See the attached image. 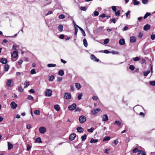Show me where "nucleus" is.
Masks as SVG:
<instances>
[{"mask_svg": "<svg viewBox=\"0 0 155 155\" xmlns=\"http://www.w3.org/2000/svg\"><path fill=\"white\" fill-rule=\"evenodd\" d=\"M35 114L36 115H39L40 114V111L39 110H35L34 111Z\"/></svg>", "mask_w": 155, "mask_h": 155, "instance_id": "32", "label": "nucleus"}, {"mask_svg": "<svg viewBox=\"0 0 155 155\" xmlns=\"http://www.w3.org/2000/svg\"><path fill=\"white\" fill-rule=\"evenodd\" d=\"M18 91L21 92H22L23 91V89L21 86H20L18 88Z\"/></svg>", "mask_w": 155, "mask_h": 155, "instance_id": "58", "label": "nucleus"}, {"mask_svg": "<svg viewBox=\"0 0 155 155\" xmlns=\"http://www.w3.org/2000/svg\"><path fill=\"white\" fill-rule=\"evenodd\" d=\"M76 137V135L75 134H71L69 137V139L70 140H73Z\"/></svg>", "mask_w": 155, "mask_h": 155, "instance_id": "10", "label": "nucleus"}, {"mask_svg": "<svg viewBox=\"0 0 155 155\" xmlns=\"http://www.w3.org/2000/svg\"><path fill=\"white\" fill-rule=\"evenodd\" d=\"M10 105L11 108L13 109H15L18 106L17 104H16L15 102L13 101L11 103Z\"/></svg>", "mask_w": 155, "mask_h": 155, "instance_id": "8", "label": "nucleus"}, {"mask_svg": "<svg viewBox=\"0 0 155 155\" xmlns=\"http://www.w3.org/2000/svg\"><path fill=\"white\" fill-rule=\"evenodd\" d=\"M129 68L131 71H133L134 69V67L133 65H130L129 66Z\"/></svg>", "mask_w": 155, "mask_h": 155, "instance_id": "49", "label": "nucleus"}, {"mask_svg": "<svg viewBox=\"0 0 155 155\" xmlns=\"http://www.w3.org/2000/svg\"><path fill=\"white\" fill-rule=\"evenodd\" d=\"M142 2L144 4H147L148 2V0H142Z\"/></svg>", "mask_w": 155, "mask_h": 155, "instance_id": "57", "label": "nucleus"}, {"mask_svg": "<svg viewBox=\"0 0 155 155\" xmlns=\"http://www.w3.org/2000/svg\"><path fill=\"white\" fill-rule=\"evenodd\" d=\"M115 14L116 16H119L120 15V11L118 10L117 12H115Z\"/></svg>", "mask_w": 155, "mask_h": 155, "instance_id": "44", "label": "nucleus"}, {"mask_svg": "<svg viewBox=\"0 0 155 155\" xmlns=\"http://www.w3.org/2000/svg\"><path fill=\"white\" fill-rule=\"evenodd\" d=\"M150 26L149 24H147L144 26L143 30L144 31H147L150 29Z\"/></svg>", "mask_w": 155, "mask_h": 155, "instance_id": "13", "label": "nucleus"}, {"mask_svg": "<svg viewBox=\"0 0 155 155\" xmlns=\"http://www.w3.org/2000/svg\"><path fill=\"white\" fill-rule=\"evenodd\" d=\"M64 97L67 99H70L71 98V94L69 93H64Z\"/></svg>", "mask_w": 155, "mask_h": 155, "instance_id": "7", "label": "nucleus"}, {"mask_svg": "<svg viewBox=\"0 0 155 155\" xmlns=\"http://www.w3.org/2000/svg\"><path fill=\"white\" fill-rule=\"evenodd\" d=\"M26 128L28 129H30L31 128V126L30 124H28L26 125Z\"/></svg>", "mask_w": 155, "mask_h": 155, "instance_id": "59", "label": "nucleus"}, {"mask_svg": "<svg viewBox=\"0 0 155 155\" xmlns=\"http://www.w3.org/2000/svg\"><path fill=\"white\" fill-rule=\"evenodd\" d=\"M7 59L6 58H3L1 59V62L3 64H6L7 62Z\"/></svg>", "mask_w": 155, "mask_h": 155, "instance_id": "14", "label": "nucleus"}, {"mask_svg": "<svg viewBox=\"0 0 155 155\" xmlns=\"http://www.w3.org/2000/svg\"><path fill=\"white\" fill-rule=\"evenodd\" d=\"M31 147V146L30 144H28L27 146V148L26 150L27 151H29L30 150Z\"/></svg>", "mask_w": 155, "mask_h": 155, "instance_id": "42", "label": "nucleus"}, {"mask_svg": "<svg viewBox=\"0 0 155 155\" xmlns=\"http://www.w3.org/2000/svg\"><path fill=\"white\" fill-rule=\"evenodd\" d=\"M28 99L31 101H33L34 100L33 97L30 95H29L28 97Z\"/></svg>", "mask_w": 155, "mask_h": 155, "instance_id": "34", "label": "nucleus"}, {"mask_svg": "<svg viewBox=\"0 0 155 155\" xmlns=\"http://www.w3.org/2000/svg\"><path fill=\"white\" fill-rule=\"evenodd\" d=\"M130 11H128L127 13H126V17L128 18H130V15H129V16H128V15L130 14Z\"/></svg>", "mask_w": 155, "mask_h": 155, "instance_id": "38", "label": "nucleus"}, {"mask_svg": "<svg viewBox=\"0 0 155 155\" xmlns=\"http://www.w3.org/2000/svg\"><path fill=\"white\" fill-rule=\"evenodd\" d=\"M150 15V13H147L144 15L143 18L144 19L146 18L148 16Z\"/></svg>", "mask_w": 155, "mask_h": 155, "instance_id": "35", "label": "nucleus"}, {"mask_svg": "<svg viewBox=\"0 0 155 155\" xmlns=\"http://www.w3.org/2000/svg\"><path fill=\"white\" fill-rule=\"evenodd\" d=\"M98 141V140L97 139H94L93 138H92L91 139L90 142L91 143H95Z\"/></svg>", "mask_w": 155, "mask_h": 155, "instance_id": "24", "label": "nucleus"}, {"mask_svg": "<svg viewBox=\"0 0 155 155\" xmlns=\"http://www.w3.org/2000/svg\"><path fill=\"white\" fill-rule=\"evenodd\" d=\"M109 39L108 38H106L104 40V44L106 45L109 43Z\"/></svg>", "mask_w": 155, "mask_h": 155, "instance_id": "39", "label": "nucleus"}, {"mask_svg": "<svg viewBox=\"0 0 155 155\" xmlns=\"http://www.w3.org/2000/svg\"><path fill=\"white\" fill-rule=\"evenodd\" d=\"M9 68V66L8 64H5V71H7Z\"/></svg>", "mask_w": 155, "mask_h": 155, "instance_id": "33", "label": "nucleus"}, {"mask_svg": "<svg viewBox=\"0 0 155 155\" xmlns=\"http://www.w3.org/2000/svg\"><path fill=\"white\" fill-rule=\"evenodd\" d=\"M79 120L80 123H83L86 121V118L85 116L82 115L79 117Z\"/></svg>", "mask_w": 155, "mask_h": 155, "instance_id": "2", "label": "nucleus"}, {"mask_svg": "<svg viewBox=\"0 0 155 155\" xmlns=\"http://www.w3.org/2000/svg\"><path fill=\"white\" fill-rule=\"evenodd\" d=\"M110 139V137L109 136H107L105 137L103 139V141H106L109 140Z\"/></svg>", "mask_w": 155, "mask_h": 155, "instance_id": "25", "label": "nucleus"}, {"mask_svg": "<svg viewBox=\"0 0 155 155\" xmlns=\"http://www.w3.org/2000/svg\"><path fill=\"white\" fill-rule=\"evenodd\" d=\"M77 130L78 132L81 133L84 131V129L81 127H79L77 128Z\"/></svg>", "mask_w": 155, "mask_h": 155, "instance_id": "17", "label": "nucleus"}, {"mask_svg": "<svg viewBox=\"0 0 155 155\" xmlns=\"http://www.w3.org/2000/svg\"><path fill=\"white\" fill-rule=\"evenodd\" d=\"M54 79V76L51 75L49 77V81H53Z\"/></svg>", "mask_w": 155, "mask_h": 155, "instance_id": "21", "label": "nucleus"}, {"mask_svg": "<svg viewBox=\"0 0 155 155\" xmlns=\"http://www.w3.org/2000/svg\"><path fill=\"white\" fill-rule=\"evenodd\" d=\"M111 8L112 9V10L114 11V12H116V10H117V8H116V7L115 6H112L111 7Z\"/></svg>", "mask_w": 155, "mask_h": 155, "instance_id": "54", "label": "nucleus"}, {"mask_svg": "<svg viewBox=\"0 0 155 155\" xmlns=\"http://www.w3.org/2000/svg\"><path fill=\"white\" fill-rule=\"evenodd\" d=\"M54 108L57 111H58L60 109V106L58 104H56L54 106Z\"/></svg>", "mask_w": 155, "mask_h": 155, "instance_id": "16", "label": "nucleus"}, {"mask_svg": "<svg viewBox=\"0 0 155 155\" xmlns=\"http://www.w3.org/2000/svg\"><path fill=\"white\" fill-rule=\"evenodd\" d=\"M76 104L73 103L71 105L69 106L68 108L69 110H73L76 108Z\"/></svg>", "mask_w": 155, "mask_h": 155, "instance_id": "4", "label": "nucleus"}, {"mask_svg": "<svg viewBox=\"0 0 155 155\" xmlns=\"http://www.w3.org/2000/svg\"><path fill=\"white\" fill-rule=\"evenodd\" d=\"M108 120V118L107 114H104L102 115V121H107Z\"/></svg>", "mask_w": 155, "mask_h": 155, "instance_id": "11", "label": "nucleus"}, {"mask_svg": "<svg viewBox=\"0 0 155 155\" xmlns=\"http://www.w3.org/2000/svg\"><path fill=\"white\" fill-rule=\"evenodd\" d=\"M150 71L148 70L146 71H144L143 72V74L144 76H147L148 74L150 73Z\"/></svg>", "mask_w": 155, "mask_h": 155, "instance_id": "37", "label": "nucleus"}, {"mask_svg": "<svg viewBox=\"0 0 155 155\" xmlns=\"http://www.w3.org/2000/svg\"><path fill=\"white\" fill-rule=\"evenodd\" d=\"M11 56L14 58H17L18 56V52L16 51H14L12 54Z\"/></svg>", "mask_w": 155, "mask_h": 155, "instance_id": "9", "label": "nucleus"}, {"mask_svg": "<svg viewBox=\"0 0 155 155\" xmlns=\"http://www.w3.org/2000/svg\"><path fill=\"white\" fill-rule=\"evenodd\" d=\"M109 151H110V149H106L105 150L104 153H107V154H108L109 153Z\"/></svg>", "mask_w": 155, "mask_h": 155, "instance_id": "61", "label": "nucleus"}, {"mask_svg": "<svg viewBox=\"0 0 155 155\" xmlns=\"http://www.w3.org/2000/svg\"><path fill=\"white\" fill-rule=\"evenodd\" d=\"M31 74H34L36 73L35 70L34 69H32L31 71Z\"/></svg>", "mask_w": 155, "mask_h": 155, "instance_id": "55", "label": "nucleus"}, {"mask_svg": "<svg viewBox=\"0 0 155 155\" xmlns=\"http://www.w3.org/2000/svg\"><path fill=\"white\" fill-rule=\"evenodd\" d=\"M133 59L134 61H139L140 60V58L139 57H136L135 58H133Z\"/></svg>", "mask_w": 155, "mask_h": 155, "instance_id": "40", "label": "nucleus"}, {"mask_svg": "<svg viewBox=\"0 0 155 155\" xmlns=\"http://www.w3.org/2000/svg\"><path fill=\"white\" fill-rule=\"evenodd\" d=\"M64 74V72L63 70H60L58 72V74L61 76H63Z\"/></svg>", "mask_w": 155, "mask_h": 155, "instance_id": "30", "label": "nucleus"}, {"mask_svg": "<svg viewBox=\"0 0 155 155\" xmlns=\"http://www.w3.org/2000/svg\"><path fill=\"white\" fill-rule=\"evenodd\" d=\"M80 9L81 10L84 11H86L87 10V8L85 7H80Z\"/></svg>", "mask_w": 155, "mask_h": 155, "instance_id": "53", "label": "nucleus"}, {"mask_svg": "<svg viewBox=\"0 0 155 155\" xmlns=\"http://www.w3.org/2000/svg\"><path fill=\"white\" fill-rule=\"evenodd\" d=\"M114 124H117L119 126H120L121 125V123L119 121H116L114 123Z\"/></svg>", "mask_w": 155, "mask_h": 155, "instance_id": "47", "label": "nucleus"}, {"mask_svg": "<svg viewBox=\"0 0 155 155\" xmlns=\"http://www.w3.org/2000/svg\"><path fill=\"white\" fill-rule=\"evenodd\" d=\"M47 66L49 68L54 67L56 66V64H49L47 65Z\"/></svg>", "mask_w": 155, "mask_h": 155, "instance_id": "27", "label": "nucleus"}, {"mask_svg": "<svg viewBox=\"0 0 155 155\" xmlns=\"http://www.w3.org/2000/svg\"><path fill=\"white\" fill-rule=\"evenodd\" d=\"M64 36L63 34L59 36L60 38L61 39H63L64 38Z\"/></svg>", "mask_w": 155, "mask_h": 155, "instance_id": "64", "label": "nucleus"}, {"mask_svg": "<svg viewBox=\"0 0 155 155\" xmlns=\"http://www.w3.org/2000/svg\"><path fill=\"white\" fill-rule=\"evenodd\" d=\"M8 150H10L12 149L13 147V145L10 143L9 142H8Z\"/></svg>", "mask_w": 155, "mask_h": 155, "instance_id": "18", "label": "nucleus"}, {"mask_svg": "<svg viewBox=\"0 0 155 155\" xmlns=\"http://www.w3.org/2000/svg\"><path fill=\"white\" fill-rule=\"evenodd\" d=\"M35 142H38L39 143H42V141H41V138L40 137H38L36 139Z\"/></svg>", "mask_w": 155, "mask_h": 155, "instance_id": "22", "label": "nucleus"}, {"mask_svg": "<svg viewBox=\"0 0 155 155\" xmlns=\"http://www.w3.org/2000/svg\"><path fill=\"white\" fill-rule=\"evenodd\" d=\"M139 150L137 148H135L133 150V152L134 153H136L137 152H139Z\"/></svg>", "mask_w": 155, "mask_h": 155, "instance_id": "51", "label": "nucleus"}, {"mask_svg": "<svg viewBox=\"0 0 155 155\" xmlns=\"http://www.w3.org/2000/svg\"><path fill=\"white\" fill-rule=\"evenodd\" d=\"M79 28L80 29V30H81V31L82 33L83 34V36H85V35H86L84 31V30L81 28L80 27H79Z\"/></svg>", "mask_w": 155, "mask_h": 155, "instance_id": "29", "label": "nucleus"}, {"mask_svg": "<svg viewBox=\"0 0 155 155\" xmlns=\"http://www.w3.org/2000/svg\"><path fill=\"white\" fill-rule=\"evenodd\" d=\"M75 87L78 90L80 89L81 87V85L78 83H75Z\"/></svg>", "mask_w": 155, "mask_h": 155, "instance_id": "26", "label": "nucleus"}, {"mask_svg": "<svg viewBox=\"0 0 155 155\" xmlns=\"http://www.w3.org/2000/svg\"><path fill=\"white\" fill-rule=\"evenodd\" d=\"M94 130V128L93 127H91V129H88L87 131L88 132H91V133L93 132Z\"/></svg>", "mask_w": 155, "mask_h": 155, "instance_id": "50", "label": "nucleus"}, {"mask_svg": "<svg viewBox=\"0 0 155 155\" xmlns=\"http://www.w3.org/2000/svg\"><path fill=\"white\" fill-rule=\"evenodd\" d=\"M83 44L84 46L87 47V41L85 38H84L83 39Z\"/></svg>", "mask_w": 155, "mask_h": 155, "instance_id": "28", "label": "nucleus"}, {"mask_svg": "<svg viewBox=\"0 0 155 155\" xmlns=\"http://www.w3.org/2000/svg\"><path fill=\"white\" fill-rule=\"evenodd\" d=\"M136 40V38L134 36H131L130 38V41L131 43L135 42Z\"/></svg>", "mask_w": 155, "mask_h": 155, "instance_id": "12", "label": "nucleus"}, {"mask_svg": "<svg viewBox=\"0 0 155 155\" xmlns=\"http://www.w3.org/2000/svg\"><path fill=\"white\" fill-rule=\"evenodd\" d=\"M87 138V135L86 134H84V135L82 136L81 137V139H82V141H84Z\"/></svg>", "mask_w": 155, "mask_h": 155, "instance_id": "36", "label": "nucleus"}, {"mask_svg": "<svg viewBox=\"0 0 155 155\" xmlns=\"http://www.w3.org/2000/svg\"><path fill=\"white\" fill-rule=\"evenodd\" d=\"M92 99L93 100L96 101L97 100L98 97L97 96H94L92 97Z\"/></svg>", "mask_w": 155, "mask_h": 155, "instance_id": "63", "label": "nucleus"}, {"mask_svg": "<svg viewBox=\"0 0 155 155\" xmlns=\"http://www.w3.org/2000/svg\"><path fill=\"white\" fill-rule=\"evenodd\" d=\"M6 84L9 87L13 86V80L11 79L8 80L6 82Z\"/></svg>", "mask_w": 155, "mask_h": 155, "instance_id": "3", "label": "nucleus"}, {"mask_svg": "<svg viewBox=\"0 0 155 155\" xmlns=\"http://www.w3.org/2000/svg\"><path fill=\"white\" fill-rule=\"evenodd\" d=\"M63 26L61 25H59L58 27V29L60 32L63 31Z\"/></svg>", "mask_w": 155, "mask_h": 155, "instance_id": "19", "label": "nucleus"}, {"mask_svg": "<svg viewBox=\"0 0 155 155\" xmlns=\"http://www.w3.org/2000/svg\"><path fill=\"white\" fill-rule=\"evenodd\" d=\"M94 15L95 16H97L99 15V12L97 11H95L94 12Z\"/></svg>", "mask_w": 155, "mask_h": 155, "instance_id": "46", "label": "nucleus"}, {"mask_svg": "<svg viewBox=\"0 0 155 155\" xmlns=\"http://www.w3.org/2000/svg\"><path fill=\"white\" fill-rule=\"evenodd\" d=\"M52 91L50 89H48L45 90V95L46 97H51L52 94Z\"/></svg>", "mask_w": 155, "mask_h": 155, "instance_id": "1", "label": "nucleus"}, {"mask_svg": "<svg viewBox=\"0 0 155 155\" xmlns=\"http://www.w3.org/2000/svg\"><path fill=\"white\" fill-rule=\"evenodd\" d=\"M30 84V83L29 81H26L24 83V85H25L24 88L27 87Z\"/></svg>", "mask_w": 155, "mask_h": 155, "instance_id": "20", "label": "nucleus"}, {"mask_svg": "<svg viewBox=\"0 0 155 155\" xmlns=\"http://www.w3.org/2000/svg\"><path fill=\"white\" fill-rule=\"evenodd\" d=\"M102 18H104L106 17V15L105 14H102L99 16Z\"/></svg>", "mask_w": 155, "mask_h": 155, "instance_id": "62", "label": "nucleus"}, {"mask_svg": "<svg viewBox=\"0 0 155 155\" xmlns=\"http://www.w3.org/2000/svg\"><path fill=\"white\" fill-rule=\"evenodd\" d=\"M65 17V15L63 14H61L59 15L58 18L59 19H63Z\"/></svg>", "mask_w": 155, "mask_h": 155, "instance_id": "43", "label": "nucleus"}, {"mask_svg": "<svg viewBox=\"0 0 155 155\" xmlns=\"http://www.w3.org/2000/svg\"><path fill=\"white\" fill-rule=\"evenodd\" d=\"M101 110V109L99 108H97L96 109L91 110V113L93 115L96 114L99 111Z\"/></svg>", "mask_w": 155, "mask_h": 155, "instance_id": "6", "label": "nucleus"}, {"mask_svg": "<svg viewBox=\"0 0 155 155\" xmlns=\"http://www.w3.org/2000/svg\"><path fill=\"white\" fill-rule=\"evenodd\" d=\"M138 155H146V154L142 150H139V153H138Z\"/></svg>", "mask_w": 155, "mask_h": 155, "instance_id": "31", "label": "nucleus"}, {"mask_svg": "<svg viewBox=\"0 0 155 155\" xmlns=\"http://www.w3.org/2000/svg\"><path fill=\"white\" fill-rule=\"evenodd\" d=\"M150 38L152 40L155 39V34H152L150 35Z\"/></svg>", "mask_w": 155, "mask_h": 155, "instance_id": "52", "label": "nucleus"}, {"mask_svg": "<svg viewBox=\"0 0 155 155\" xmlns=\"http://www.w3.org/2000/svg\"><path fill=\"white\" fill-rule=\"evenodd\" d=\"M62 80V78L61 77H58L57 78V81L59 82H61Z\"/></svg>", "mask_w": 155, "mask_h": 155, "instance_id": "56", "label": "nucleus"}, {"mask_svg": "<svg viewBox=\"0 0 155 155\" xmlns=\"http://www.w3.org/2000/svg\"><path fill=\"white\" fill-rule=\"evenodd\" d=\"M79 27H80L78 25H76V24H75V32H78V28H79Z\"/></svg>", "mask_w": 155, "mask_h": 155, "instance_id": "41", "label": "nucleus"}, {"mask_svg": "<svg viewBox=\"0 0 155 155\" xmlns=\"http://www.w3.org/2000/svg\"><path fill=\"white\" fill-rule=\"evenodd\" d=\"M150 84L152 86H155V81H151L150 82Z\"/></svg>", "mask_w": 155, "mask_h": 155, "instance_id": "45", "label": "nucleus"}, {"mask_svg": "<svg viewBox=\"0 0 155 155\" xmlns=\"http://www.w3.org/2000/svg\"><path fill=\"white\" fill-rule=\"evenodd\" d=\"M119 43L120 45H124L125 44V41L124 39L123 38L120 39L119 41Z\"/></svg>", "mask_w": 155, "mask_h": 155, "instance_id": "15", "label": "nucleus"}, {"mask_svg": "<svg viewBox=\"0 0 155 155\" xmlns=\"http://www.w3.org/2000/svg\"><path fill=\"white\" fill-rule=\"evenodd\" d=\"M46 128L45 127H41L39 128V131L41 134H43L46 132Z\"/></svg>", "mask_w": 155, "mask_h": 155, "instance_id": "5", "label": "nucleus"}, {"mask_svg": "<svg viewBox=\"0 0 155 155\" xmlns=\"http://www.w3.org/2000/svg\"><path fill=\"white\" fill-rule=\"evenodd\" d=\"M133 2L135 5H137L140 4V2L137 0H133Z\"/></svg>", "mask_w": 155, "mask_h": 155, "instance_id": "23", "label": "nucleus"}, {"mask_svg": "<svg viewBox=\"0 0 155 155\" xmlns=\"http://www.w3.org/2000/svg\"><path fill=\"white\" fill-rule=\"evenodd\" d=\"M83 96L82 93H81L78 95V99L79 100H80L81 99V97Z\"/></svg>", "mask_w": 155, "mask_h": 155, "instance_id": "48", "label": "nucleus"}, {"mask_svg": "<svg viewBox=\"0 0 155 155\" xmlns=\"http://www.w3.org/2000/svg\"><path fill=\"white\" fill-rule=\"evenodd\" d=\"M143 35V33L141 32H140L139 34L138 37L141 38H142Z\"/></svg>", "mask_w": 155, "mask_h": 155, "instance_id": "60", "label": "nucleus"}]
</instances>
